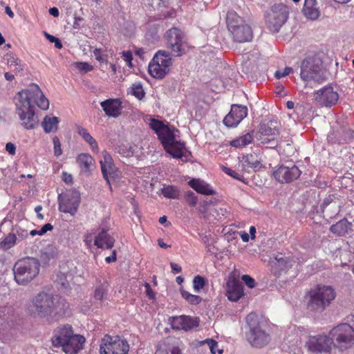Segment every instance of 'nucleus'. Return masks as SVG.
<instances>
[{
  "instance_id": "603ef678",
  "label": "nucleus",
  "mask_w": 354,
  "mask_h": 354,
  "mask_svg": "<svg viewBox=\"0 0 354 354\" xmlns=\"http://www.w3.org/2000/svg\"><path fill=\"white\" fill-rule=\"evenodd\" d=\"M85 142L89 145L93 152H94V153L99 152L98 144H97V141L92 137V136L91 137H89L88 139H86L85 140Z\"/></svg>"
},
{
  "instance_id": "cd10ccee",
  "label": "nucleus",
  "mask_w": 354,
  "mask_h": 354,
  "mask_svg": "<svg viewBox=\"0 0 354 354\" xmlns=\"http://www.w3.org/2000/svg\"><path fill=\"white\" fill-rule=\"evenodd\" d=\"M189 185L196 192L204 195H214L215 191L203 180L193 178L188 182Z\"/></svg>"
},
{
  "instance_id": "864d4df0",
  "label": "nucleus",
  "mask_w": 354,
  "mask_h": 354,
  "mask_svg": "<svg viewBox=\"0 0 354 354\" xmlns=\"http://www.w3.org/2000/svg\"><path fill=\"white\" fill-rule=\"evenodd\" d=\"M292 71V68L291 67H286L282 70H278L275 72V77L277 79H280L281 77H286L288 74H290Z\"/></svg>"
},
{
  "instance_id": "412c9836",
  "label": "nucleus",
  "mask_w": 354,
  "mask_h": 354,
  "mask_svg": "<svg viewBox=\"0 0 354 354\" xmlns=\"http://www.w3.org/2000/svg\"><path fill=\"white\" fill-rule=\"evenodd\" d=\"M173 329L189 330L198 326V320L196 317L180 315L172 317L169 319Z\"/></svg>"
},
{
  "instance_id": "2eb2a0df",
  "label": "nucleus",
  "mask_w": 354,
  "mask_h": 354,
  "mask_svg": "<svg viewBox=\"0 0 354 354\" xmlns=\"http://www.w3.org/2000/svg\"><path fill=\"white\" fill-rule=\"evenodd\" d=\"M339 94L337 87L328 85L317 90L314 93L315 102L322 107H332L338 102Z\"/></svg>"
},
{
  "instance_id": "a878e982",
  "label": "nucleus",
  "mask_w": 354,
  "mask_h": 354,
  "mask_svg": "<svg viewBox=\"0 0 354 354\" xmlns=\"http://www.w3.org/2000/svg\"><path fill=\"white\" fill-rule=\"evenodd\" d=\"M105 113L113 118H117L121 114L122 109V102L119 99H109L100 103Z\"/></svg>"
},
{
  "instance_id": "393cba45",
  "label": "nucleus",
  "mask_w": 354,
  "mask_h": 354,
  "mask_svg": "<svg viewBox=\"0 0 354 354\" xmlns=\"http://www.w3.org/2000/svg\"><path fill=\"white\" fill-rule=\"evenodd\" d=\"M84 342L85 338L83 336L73 333L62 348L66 354H76L83 348Z\"/></svg>"
},
{
  "instance_id": "f8f14e48",
  "label": "nucleus",
  "mask_w": 354,
  "mask_h": 354,
  "mask_svg": "<svg viewBox=\"0 0 354 354\" xmlns=\"http://www.w3.org/2000/svg\"><path fill=\"white\" fill-rule=\"evenodd\" d=\"M129 344L128 342L118 336L105 335L100 344V354H128Z\"/></svg>"
},
{
  "instance_id": "13d9d810",
  "label": "nucleus",
  "mask_w": 354,
  "mask_h": 354,
  "mask_svg": "<svg viewBox=\"0 0 354 354\" xmlns=\"http://www.w3.org/2000/svg\"><path fill=\"white\" fill-rule=\"evenodd\" d=\"M122 58L129 66L131 65V60L133 59L132 54L130 51H124L122 53Z\"/></svg>"
},
{
  "instance_id": "f3484780",
  "label": "nucleus",
  "mask_w": 354,
  "mask_h": 354,
  "mask_svg": "<svg viewBox=\"0 0 354 354\" xmlns=\"http://www.w3.org/2000/svg\"><path fill=\"white\" fill-rule=\"evenodd\" d=\"M270 125H261L257 133V139L263 145H268L270 148H274L277 146V136L279 129L277 127Z\"/></svg>"
},
{
  "instance_id": "8fccbe9b",
  "label": "nucleus",
  "mask_w": 354,
  "mask_h": 354,
  "mask_svg": "<svg viewBox=\"0 0 354 354\" xmlns=\"http://www.w3.org/2000/svg\"><path fill=\"white\" fill-rule=\"evenodd\" d=\"M74 64L76 68L84 73L93 70V66L86 62H75Z\"/></svg>"
},
{
  "instance_id": "5701e85b",
  "label": "nucleus",
  "mask_w": 354,
  "mask_h": 354,
  "mask_svg": "<svg viewBox=\"0 0 354 354\" xmlns=\"http://www.w3.org/2000/svg\"><path fill=\"white\" fill-rule=\"evenodd\" d=\"M100 164L103 177L110 185L109 178L115 174L117 171V168L113 163L111 156L106 151L102 152V158L100 160Z\"/></svg>"
},
{
  "instance_id": "7c9ffc66",
  "label": "nucleus",
  "mask_w": 354,
  "mask_h": 354,
  "mask_svg": "<svg viewBox=\"0 0 354 354\" xmlns=\"http://www.w3.org/2000/svg\"><path fill=\"white\" fill-rule=\"evenodd\" d=\"M302 12L304 16L310 20H315L319 16L316 0H305Z\"/></svg>"
},
{
  "instance_id": "bb28decb",
  "label": "nucleus",
  "mask_w": 354,
  "mask_h": 354,
  "mask_svg": "<svg viewBox=\"0 0 354 354\" xmlns=\"http://www.w3.org/2000/svg\"><path fill=\"white\" fill-rule=\"evenodd\" d=\"M226 295L229 300L237 301L243 295L242 285L235 279L229 280L227 282Z\"/></svg>"
},
{
  "instance_id": "423d86ee",
  "label": "nucleus",
  "mask_w": 354,
  "mask_h": 354,
  "mask_svg": "<svg viewBox=\"0 0 354 354\" xmlns=\"http://www.w3.org/2000/svg\"><path fill=\"white\" fill-rule=\"evenodd\" d=\"M250 328L247 333V339L253 347L261 348L270 342V335L266 332V326L258 321L255 313H250L246 317Z\"/></svg>"
},
{
  "instance_id": "6e6d98bb",
  "label": "nucleus",
  "mask_w": 354,
  "mask_h": 354,
  "mask_svg": "<svg viewBox=\"0 0 354 354\" xmlns=\"http://www.w3.org/2000/svg\"><path fill=\"white\" fill-rule=\"evenodd\" d=\"M187 201L188 203L192 206H194L197 203V197L195 196L194 193L192 192H188L187 193Z\"/></svg>"
},
{
  "instance_id": "ea45409f",
  "label": "nucleus",
  "mask_w": 354,
  "mask_h": 354,
  "mask_svg": "<svg viewBox=\"0 0 354 354\" xmlns=\"http://www.w3.org/2000/svg\"><path fill=\"white\" fill-rule=\"evenodd\" d=\"M182 297L190 304L197 305L202 301V298L198 295H192L186 290L180 291Z\"/></svg>"
},
{
  "instance_id": "0eeeda50",
  "label": "nucleus",
  "mask_w": 354,
  "mask_h": 354,
  "mask_svg": "<svg viewBox=\"0 0 354 354\" xmlns=\"http://www.w3.org/2000/svg\"><path fill=\"white\" fill-rule=\"evenodd\" d=\"M27 94L19 92L15 97L17 113L21 122V125L26 129H33L38 124L39 120L35 115L34 106L28 104Z\"/></svg>"
},
{
  "instance_id": "1a4fd4ad",
  "label": "nucleus",
  "mask_w": 354,
  "mask_h": 354,
  "mask_svg": "<svg viewBox=\"0 0 354 354\" xmlns=\"http://www.w3.org/2000/svg\"><path fill=\"white\" fill-rule=\"evenodd\" d=\"M227 24L234 41L237 42L250 41L252 38L251 28L234 12L229 11L227 14Z\"/></svg>"
},
{
  "instance_id": "338daca9",
  "label": "nucleus",
  "mask_w": 354,
  "mask_h": 354,
  "mask_svg": "<svg viewBox=\"0 0 354 354\" xmlns=\"http://www.w3.org/2000/svg\"><path fill=\"white\" fill-rule=\"evenodd\" d=\"M240 236H241V238L242 239V241L243 242H248L249 241V239H250V236L249 234L245 232H240Z\"/></svg>"
},
{
  "instance_id": "9d476101",
  "label": "nucleus",
  "mask_w": 354,
  "mask_h": 354,
  "mask_svg": "<svg viewBox=\"0 0 354 354\" xmlns=\"http://www.w3.org/2000/svg\"><path fill=\"white\" fill-rule=\"evenodd\" d=\"M172 59L166 50L158 51L148 66L149 74L155 78H163L170 71Z\"/></svg>"
},
{
  "instance_id": "de8ad7c7",
  "label": "nucleus",
  "mask_w": 354,
  "mask_h": 354,
  "mask_svg": "<svg viewBox=\"0 0 354 354\" xmlns=\"http://www.w3.org/2000/svg\"><path fill=\"white\" fill-rule=\"evenodd\" d=\"M53 149L54 154L56 157H59L62 154V150L61 148V143L58 137L55 136L53 139Z\"/></svg>"
},
{
  "instance_id": "680f3d73",
  "label": "nucleus",
  "mask_w": 354,
  "mask_h": 354,
  "mask_svg": "<svg viewBox=\"0 0 354 354\" xmlns=\"http://www.w3.org/2000/svg\"><path fill=\"white\" fill-rule=\"evenodd\" d=\"M53 229V225L50 223L45 224L44 226H42L41 230H39V231H40V236L44 234L48 231L52 230Z\"/></svg>"
},
{
  "instance_id": "39448f33",
  "label": "nucleus",
  "mask_w": 354,
  "mask_h": 354,
  "mask_svg": "<svg viewBox=\"0 0 354 354\" xmlns=\"http://www.w3.org/2000/svg\"><path fill=\"white\" fill-rule=\"evenodd\" d=\"M39 261L35 258H26L17 261L14 266L15 279L19 285H26L39 272Z\"/></svg>"
},
{
  "instance_id": "a19ab883",
  "label": "nucleus",
  "mask_w": 354,
  "mask_h": 354,
  "mask_svg": "<svg viewBox=\"0 0 354 354\" xmlns=\"http://www.w3.org/2000/svg\"><path fill=\"white\" fill-rule=\"evenodd\" d=\"M8 64L10 66V69L16 73H20L24 69L21 61L19 59L15 58L12 56H10L8 59Z\"/></svg>"
},
{
  "instance_id": "aec40b11",
  "label": "nucleus",
  "mask_w": 354,
  "mask_h": 354,
  "mask_svg": "<svg viewBox=\"0 0 354 354\" xmlns=\"http://www.w3.org/2000/svg\"><path fill=\"white\" fill-rule=\"evenodd\" d=\"M301 171L296 165H281L274 172L275 179L281 183H289L297 179L301 175Z\"/></svg>"
},
{
  "instance_id": "f257e3e1",
  "label": "nucleus",
  "mask_w": 354,
  "mask_h": 354,
  "mask_svg": "<svg viewBox=\"0 0 354 354\" xmlns=\"http://www.w3.org/2000/svg\"><path fill=\"white\" fill-rule=\"evenodd\" d=\"M149 126L158 135V138L167 153L175 158L186 156L187 150L185 143L178 140V130L164 124L162 121L151 118Z\"/></svg>"
},
{
  "instance_id": "37998d69",
  "label": "nucleus",
  "mask_w": 354,
  "mask_h": 354,
  "mask_svg": "<svg viewBox=\"0 0 354 354\" xmlns=\"http://www.w3.org/2000/svg\"><path fill=\"white\" fill-rule=\"evenodd\" d=\"M131 93L138 100H142L145 95L142 86L140 83L133 84Z\"/></svg>"
},
{
  "instance_id": "e2e57ef3",
  "label": "nucleus",
  "mask_w": 354,
  "mask_h": 354,
  "mask_svg": "<svg viewBox=\"0 0 354 354\" xmlns=\"http://www.w3.org/2000/svg\"><path fill=\"white\" fill-rule=\"evenodd\" d=\"M170 266H171L173 273H174V274L180 273L182 271L181 267L179 265H178L177 263L171 262L170 263Z\"/></svg>"
},
{
  "instance_id": "79ce46f5",
  "label": "nucleus",
  "mask_w": 354,
  "mask_h": 354,
  "mask_svg": "<svg viewBox=\"0 0 354 354\" xmlns=\"http://www.w3.org/2000/svg\"><path fill=\"white\" fill-rule=\"evenodd\" d=\"M207 281L205 279L200 275L194 277L193 279V288L196 292H201L202 289L205 287Z\"/></svg>"
},
{
  "instance_id": "72a5a7b5",
  "label": "nucleus",
  "mask_w": 354,
  "mask_h": 354,
  "mask_svg": "<svg viewBox=\"0 0 354 354\" xmlns=\"http://www.w3.org/2000/svg\"><path fill=\"white\" fill-rule=\"evenodd\" d=\"M351 227V223L348 222L346 219H342L335 224L331 225L330 231L338 235V236H344L348 233V231Z\"/></svg>"
},
{
  "instance_id": "dca6fc26",
  "label": "nucleus",
  "mask_w": 354,
  "mask_h": 354,
  "mask_svg": "<svg viewBox=\"0 0 354 354\" xmlns=\"http://www.w3.org/2000/svg\"><path fill=\"white\" fill-rule=\"evenodd\" d=\"M58 200L59 210L74 216L80 203V194L77 191L70 190L63 195H59Z\"/></svg>"
},
{
  "instance_id": "c03bdc74",
  "label": "nucleus",
  "mask_w": 354,
  "mask_h": 354,
  "mask_svg": "<svg viewBox=\"0 0 354 354\" xmlns=\"http://www.w3.org/2000/svg\"><path fill=\"white\" fill-rule=\"evenodd\" d=\"M55 257L54 252L52 250H46L41 252L40 255V261L44 264H47L51 259Z\"/></svg>"
},
{
  "instance_id": "3c124183",
  "label": "nucleus",
  "mask_w": 354,
  "mask_h": 354,
  "mask_svg": "<svg viewBox=\"0 0 354 354\" xmlns=\"http://www.w3.org/2000/svg\"><path fill=\"white\" fill-rule=\"evenodd\" d=\"M242 281L250 288H253L256 286V282L254 279L248 274H244L241 277Z\"/></svg>"
},
{
  "instance_id": "4468645a",
  "label": "nucleus",
  "mask_w": 354,
  "mask_h": 354,
  "mask_svg": "<svg viewBox=\"0 0 354 354\" xmlns=\"http://www.w3.org/2000/svg\"><path fill=\"white\" fill-rule=\"evenodd\" d=\"M165 38L167 48L173 55L181 56L186 53L187 44L179 29L172 28L168 30L165 33Z\"/></svg>"
},
{
  "instance_id": "4d7b16f0",
  "label": "nucleus",
  "mask_w": 354,
  "mask_h": 354,
  "mask_svg": "<svg viewBox=\"0 0 354 354\" xmlns=\"http://www.w3.org/2000/svg\"><path fill=\"white\" fill-rule=\"evenodd\" d=\"M144 286L145 287V293L147 296L151 299H154L156 297V294L151 289L149 283L146 282Z\"/></svg>"
},
{
  "instance_id": "4c0bfd02",
  "label": "nucleus",
  "mask_w": 354,
  "mask_h": 354,
  "mask_svg": "<svg viewBox=\"0 0 354 354\" xmlns=\"http://www.w3.org/2000/svg\"><path fill=\"white\" fill-rule=\"evenodd\" d=\"M18 243L17 241V236H15V234L11 232L1 241L0 243L1 248L7 250L12 248L15 244Z\"/></svg>"
},
{
  "instance_id": "49530a36",
  "label": "nucleus",
  "mask_w": 354,
  "mask_h": 354,
  "mask_svg": "<svg viewBox=\"0 0 354 354\" xmlns=\"http://www.w3.org/2000/svg\"><path fill=\"white\" fill-rule=\"evenodd\" d=\"M205 343L208 345L212 354H216V353L218 354H222L223 350L218 349V343L215 340L207 339L205 340Z\"/></svg>"
},
{
  "instance_id": "e433bc0d",
  "label": "nucleus",
  "mask_w": 354,
  "mask_h": 354,
  "mask_svg": "<svg viewBox=\"0 0 354 354\" xmlns=\"http://www.w3.org/2000/svg\"><path fill=\"white\" fill-rule=\"evenodd\" d=\"M155 354H185L182 350L177 346H165L160 345Z\"/></svg>"
},
{
  "instance_id": "bf43d9fd",
  "label": "nucleus",
  "mask_w": 354,
  "mask_h": 354,
  "mask_svg": "<svg viewBox=\"0 0 354 354\" xmlns=\"http://www.w3.org/2000/svg\"><path fill=\"white\" fill-rule=\"evenodd\" d=\"M6 150L10 155H15L16 152V147L12 142H8L6 145Z\"/></svg>"
},
{
  "instance_id": "f704fd0d",
  "label": "nucleus",
  "mask_w": 354,
  "mask_h": 354,
  "mask_svg": "<svg viewBox=\"0 0 354 354\" xmlns=\"http://www.w3.org/2000/svg\"><path fill=\"white\" fill-rule=\"evenodd\" d=\"M253 140V135L247 133L241 136L237 137L230 142V145L235 148H243L250 144Z\"/></svg>"
},
{
  "instance_id": "ddd939ff",
  "label": "nucleus",
  "mask_w": 354,
  "mask_h": 354,
  "mask_svg": "<svg viewBox=\"0 0 354 354\" xmlns=\"http://www.w3.org/2000/svg\"><path fill=\"white\" fill-rule=\"evenodd\" d=\"M304 348L306 354H331L332 342L326 335H311L306 341Z\"/></svg>"
},
{
  "instance_id": "2f4dec72",
  "label": "nucleus",
  "mask_w": 354,
  "mask_h": 354,
  "mask_svg": "<svg viewBox=\"0 0 354 354\" xmlns=\"http://www.w3.org/2000/svg\"><path fill=\"white\" fill-rule=\"evenodd\" d=\"M274 265L281 271H287L296 263V261L290 257H286L283 254H278L273 261Z\"/></svg>"
},
{
  "instance_id": "c756f323",
  "label": "nucleus",
  "mask_w": 354,
  "mask_h": 354,
  "mask_svg": "<svg viewBox=\"0 0 354 354\" xmlns=\"http://www.w3.org/2000/svg\"><path fill=\"white\" fill-rule=\"evenodd\" d=\"M81 172L88 174L94 165V159L88 153H81L77 158Z\"/></svg>"
},
{
  "instance_id": "c85d7f7f",
  "label": "nucleus",
  "mask_w": 354,
  "mask_h": 354,
  "mask_svg": "<svg viewBox=\"0 0 354 354\" xmlns=\"http://www.w3.org/2000/svg\"><path fill=\"white\" fill-rule=\"evenodd\" d=\"M114 239L102 230L94 239V245L98 248L110 249L113 246Z\"/></svg>"
},
{
  "instance_id": "774afa93",
  "label": "nucleus",
  "mask_w": 354,
  "mask_h": 354,
  "mask_svg": "<svg viewBox=\"0 0 354 354\" xmlns=\"http://www.w3.org/2000/svg\"><path fill=\"white\" fill-rule=\"evenodd\" d=\"M49 13L55 17H57L59 15L58 9L55 7L50 8Z\"/></svg>"
},
{
  "instance_id": "58836bf2",
  "label": "nucleus",
  "mask_w": 354,
  "mask_h": 354,
  "mask_svg": "<svg viewBox=\"0 0 354 354\" xmlns=\"http://www.w3.org/2000/svg\"><path fill=\"white\" fill-rule=\"evenodd\" d=\"M11 232L15 234V236H17V241L18 242L26 239L28 236V231L19 225L12 226Z\"/></svg>"
},
{
  "instance_id": "0e129e2a",
  "label": "nucleus",
  "mask_w": 354,
  "mask_h": 354,
  "mask_svg": "<svg viewBox=\"0 0 354 354\" xmlns=\"http://www.w3.org/2000/svg\"><path fill=\"white\" fill-rule=\"evenodd\" d=\"M115 260H116V252L115 250L113 251L112 254L111 256L107 257L105 259L106 262L108 263L113 262Z\"/></svg>"
},
{
  "instance_id": "052dcab7",
  "label": "nucleus",
  "mask_w": 354,
  "mask_h": 354,
  "mask_svg": "<svg viewBox=\"0 0 354 354\" xmlns=\"http://www.w3.org/2000/svg\"><path fill=\"white\" fill-rule=\"evenodd\" d=\"M62 180L67 184H71L73 183V176L70 174L63 172Z\"/></svg>"
},
{
  "instance_id": "a18cd8bd",
  "label": "nucleus",
  "mask_w": 354,
  "mask_h": 354,
  "mask_svg": "<svg viewBox=\"0 0 354 354\" xmlns=\"http://www.w3.org/2000/svg\"><path fill=\"white\" fill-rule=\"evenodd\" d=\"M93 56L100 63H106L108 62L107 55L104 54L101 48H95L93 52Z\"/></svg>"
},
{
  "instance_id": "69168bd1",
  "label": "nucleus",
  "mask_w": 354,
  "mask_h": 354,
  "mask_svg": "<svg viewBox=\"0 0 354 354\" xmlns=\"http://www.w3.org/2000/svg\"><path fill=\"white\" fill-rule=\"evenodd\" d=\"M83 20L82 17H75L73 23V28L78 29L80 28V22Z\"/></svg>"
},
{
  "instance_id": "6e6552de",
  "label": "nucleus",
  "mask_w": 354,
  "mask_h": 354,
  "mask_svg": "<svg viewBox=\"0 0 354 354\" xmlns=\"http://www.w3.org/2000/svg\"><path fill=\"white\" fill-rule=\"evenodd\" d=\"M329 337L334 346L343 351L354 345V329L348 324H342L330 330Z\"/></svg>"
},
{
  "instance_id": "7ed1b4c3",
  "label": "nucleus",
  "mask_w": 354,
  "mask_h": 354,
  "mask_svg": "<svg viewBox=\"0 0 354 354\" xmlns=\"http://www.w3.org/2000/svg\"><path fill=\"white\" fill-rule=\"evenodd\" d=\"M299 75L305 86L310 88L323 83L327 79L322 61L317 55L308 56L302 61Z\"/></svg>"
},
{
  "instance_id": "5fc2aeb1",
  "label": "nucleus",
  "mask_w": 354,
  "mask_h": 354,
  "mask_svg": "<svg viewBox=\"0 0 354 354\" xmlns=\"http://www.w3.org/2000/svg\"><path fill=\"white\" fill-rule=\"evenodd\" d=\"M77 133L84 139V141L86 139H88L89 137L91 136V135L88 133V131L86 129H84L80 126L77 127Z\"/></svg>"
},
{
  "instance_id": "f03ea898",
  "label": "nucleus",
  "mask_w": 354,
  "mask_h": 354,
  "mask_svg": "<svg viewBox=\"0 0 354 354\" xmlns=\"http://www.w3.org/2000/svg\"><path fill=\"white\" fill-rule=\"evenodd\" d=\"M35 313L40 317H54L64 314L67 304L64 299L46 292H39L32 300Z\"/></svg>"
},
{
  "instance_id": "6ab92c4d",
  "label": "nucleus",
  "mask_w": 354,
  "mask_h": 354,
  "mask_svg": "<svg viewBox=\"0 0 354 354\" xmlns=\"http://www.w3.org/2000/svg\"><path fill=\"white\" fill-rule=\"evenodd\" d=\"M248 115L245 106L234 104L230 113L224 118L223 123L227 127H236Z\"/></svg>"
},
{
  "instance_id": "09e8293b",
  "label": "nucleus",
  "mask_w": 354,
  "mask_h": 354,
  "mask_svg": "<svg viewBox=\"0 0 354 354\" xmlns=\"http://www.w3.org/2000/svg\"><path fill=\"white\" fill-rule=\"evenodd\" d=\"M223 171L226 174L232 176V178H235L236 180H239L240 181L243 182V176L240 174H239V173L236 172L235 171L232 170V169H230L229 167H224L223 168Z\"/></svg>"
},
{
  "instance_id": "b1692460",
  "label": "nucleus",
  "mask_w": 354,
  "mask_h": 354,
  "mask_svg": "<svg viewBox=\"0 0 354 354\" xmlns=\"http://www.w3.org/2000/svg\"><path fill=\"white\" fill-rule=\"evenodd\" d=\"M73 334L72 327L69 325L57 327L54 330L52 337L53 345L55 347H62Z\"/></svg>"
},
{
  "instance_id": "9b49d317",
  "label": "nucleus",
  "mask_w": 354,
  "mask_h": 354,
  "mask_svg": "<svg viewBox=\"0 0 354 354\" xmlns=\"http://www.w3.org/2000/svg\"><path fill=\"white\" fill-rule=\"evenodd\" d=\"M288 8L282 3L274 4L265 15L266 24L268 28L273 32L279 31L288 17Z\"/></svg>"
},
{
  "instance_id": "4be33fe9",
  "label": "nucleus",
  "mask_w": 354,
  "mask_h": 354,
  "mask_svg": "<svg viewBox=\"0 0 354 354\" xmlns=\"http://www.w3.org/2000/svg\"><path fill=\"white\" fill-rule=\"evenodd\" d=\"M242 170L250 172V169L257 171L262 168V156L259 153H253L243 156L240 159Z\"/></svg>"
},
{
  "instance_id": "473e14b6",
  "label": "nucleus",
  "mask_w": 354,
  "mask_h": 354,
  "mask_svg": "<svg viewBox=\"0 0 354 354\" xmlns=\"http://www.w3.org/2000/svg\"><path fill=\"white\" fill-rule=\"evenodd\" d=\"M59 118L55 116H46L41 122V127L46 133H55L57 130Z\"/></svg>"
},
{
  "instance_id": "a211bd4d",
  "label": "nucleus",
  "mask_w": 354,
  "mask_h": 354,
  "mask_svg": "<svg viewBox=\"0 0 354 354\" xmlns=\"http://www.w3.org/2000/svg\"><path fill=\"white\" fill-rule=\"evenodd\" d=\"M21 92H24L27 94L28 104H32V102H35L43 110L48 109V100L44 95L38 85L32 84L28 88L22 90Z\"/></svg>"
},
{
  "instance_id": "c9c22d12",
  "label": "nucleus",
  "mask_w": 354,
  "mask_h": 354,
  "mask_svg": "<svg viewBox=\"0 0 354 354\" xmlns=\"http://www.w3.org/2000/svg\"><path fill=\"white\" fill-rule=\"evenodd\" d=\"M160 192L164 197L170 199H178L180 196V190L178 187L169 185H165L162 188H161Z\"/></svg>"
},
{
  "instance_id": "20e7f679",
  "label": "nucleus",
  "mask_w": 354,
  "mask_h": 354,
  "mask_svg": "<svg viewBox=\"0 0 354 354\" xmlns=\"http://www.w3.org/2000/svg\"><path fill=\"white\" fill-rule=\"evenodd\" d=\"M335 297L336 293L332 286L319 284L308 291L307 308L310 311L321 313Z\"/></svg>"
}]
</instances>
